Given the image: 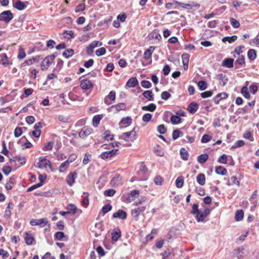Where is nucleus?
<instances>
[{
	"label": "nucleus",
	"mask_w": 259,
	"mask_h": 259,
	"mask_svg": "<svg viewBox=\"0 0 259 259\" xmlns=\"http://www.w3.org/2000/svg\"><path fill=\"white\" fill-rule=\"evenodd\" d=\"M138 83L136 77H132L127 81L126 85L130 88L135 87Z\"/></svg>",
	"instance_id": "nucleus-24"
},
{
	"label": "nucleus",
	"mask_w": 259,
	"mask_h": 259,
	"mask_svg": "<svg viewBox=\"0 0 259 259\" xmlns=\"http://www.w3.org/2000/svg\"><path fill=\"white\" fill-rule=\"evenodd\" d=\"M170 94L166 91L163 92L161 95V99L164 100H167L170 97Z\"/></svg>",
	"instance_id": "nucleus-57"
},
{
	"label": "nucleus",
	"mask_w": 259,
	"mask_h": 259,
	"mask_svg": "<svg viewBox=\"0 0 259 259\" xmlns=\"http://www.w3.org/2000/svg\"><path fill=\"white\" fill-rule=\"evenodd\" d=\"M54 143L52 141L49 142L46 144L42 148L44 151L51 150L53 147Z\"/></svg>",
	"instance_id": "nucleus-45"
},
{
	"label": "nucleus",
	"mask_w": 259,
	"mask_h": 259,
	"mask_svg": "<svg viewBox=\"0 0 259 259\" xmlns=\"http://www.w3.org/2000/svg\"><path fill=\"white\" fill-rule=\"evenodd\" d=\"M22 133V130L21 127H17L14 131V136L15 137H19Z\"/></svg>",
	"instance_id": "nucleus-59"
},
{
	"label": "nucleus",
	"mask_w": 259,
	"mask_h": 259,
	"mask_svg": "<svg viewBox=\"0 0 259 259\" xmlns=\"http://www.w3.org/2000/svg\"><path fill=\"white\" fill-rule=\"evenodd\" d=\"M247 56L250 60H254L256 57L255 51L253 49H249L247 53Z\"/></svg>",
	"instance_id": "nucleus-36"
},
{
	"label": "nucleus",
	"mask_w": 259,
	"mask_h": 259,
	"mask_svg": "<svg viewBox=\"0 0 259 259\" xmlns=\"http://www.w3.org/2000/svg\"><path fill=\"white\" fill-rule=\"evenodd\" d=\"M122 177L119 175L116 174L112 178L111 180V184L112 186H118L121 184Z\"/></svg>",
	"instance_id": "nucleus-14"
},
{
	"label": "nucleus",
	"mask_w": 259,
	"mask_h": 259,
	"mask_svg": "<svg viewBox=\"0 0 259 259\" xmlns=\"http://www.w3.org/2000/svg\"><path fill=\"white\" fill-rule=\"evenodd\" d=\"M211 139V137L208 135H204L201 140V142L203 143H207Z\"/></svg>",
	"instance_id": "nucleus-60"
},
{
	"label": "nucleus",
	"mask_w": 259,
	"mask_h": 259,
	"mask_svg": "<svg viewBox=\"0 0 259 259\" xmlns=\"http://www.w3.org/2000/svg\"><path fill=\"white\" fill-rule=\"evenodd\" d=\"M113 218L124 220L126 218V213L124 210L119 209L113 213Z\"/></svg>",
	"instance_id": "nucleus-15"
},
{
	"label": "nucleus",
	"mask_w": 259,
	"mask_h": 259,
	"mask_svg": "<svg viewBox=\"0 0 259 259\" xmlns=\"http://www.w3.org/2000/svg\"><path fill=\"white\" fill-rule=\"evenodd\" d=\"M26 57V53L24 49L21 46L19 49V53L18 54V58L19 59H23Z\"/></svg>",
	"instance_id": "nucleus-41"
},
{
	"label": "nucleus",
	"mask_w": 259,
	"mask_h": 259,
	"mask_svg": "<svg viewBox=\"0 0 259 259\" xmlns=\"http://www.w3.org/2000/svg\"><path fill=\"white\" fill-rule=\"evenodd\" d=\"M136 134L134 130L129 132L122 133L119 136V139L123 140L126 142H133L136 139Z\"/></svg>",
	"instance_id": "nucleus-2"
},
{
	"label": "nucleus",
	"mask_w": 259,
	"mask_h": 259,
	"mask_svg": "<svg viewBox=\"0 0 259 259\" xmlns=\"http://www.w3.org/2000/svg\"><path fill=\"white\" fill-rule=\"evenodd\" d=\"M106 50L105 48L104 47H102L96 50V54L97 56H101L104 55L106 53Z\"/></svg>",
	"instance_id": "nucleus-52"
},
{
	"label": "nucleus",
	"mask_w": 259,
	"mask_h": 259,
	"mask_svg": "<svg viewBox=\"0 0 259 259\" xmlns=\"http://www.w3.org/2000/svg\"><path fill=\"white\" fill-rule=\"evenodd\" d=\"M143 95L145 98L147 99L148 101H153L154 100L153 94L150 90L145 91L143 93Z\"/></svg>",
	"instance_id": "nucleus-29"
},
{
	"label": "nucleus",
	"mask_w": 259,
	"mask_h": 259,
	"mask_svg": "<svg viewBox=\"0 0 259 259\" xmlns=\"http://www.w3.org/2000/svg\"><path fill=\"white\" fill-rule=\"evenodd\" d=\"M241 94L245 98L249 99L250 97V94L246 87H243L241 89Z\"/></svg>",
	"instance_id": "nucleus-56"
},
{
	"label": "nucleus",
	"mask_w": 259,
	"mask_h": 259,
	"mask_svg": "<svg viewBox=\"0 0 259 259\" xmlns=\"http://www.w3.org/2000/svg\"><path fill=\"white\" fill-rule=\"evenodd\" d=\"M57 53H55L53 54L46 57L41 62L40 67L42 70H47L50 65L53 63L55 58L57 57Z\"/></svg>",
	"instance_id": "nucleus-1"
},
{
	"label": "nucleus",
	"mask_w": 259,
	"mask_h": 259,
	"mask_svg": "<svg viewBox=\"0 0 259 259\" xmlns=\"http://www.w3.org/2000/svg\"><path fill=\"white\" fill-rule=\"evenodd\" d=\"M126 109V105L124 103H121L116 105L111 106L108 108L109 112L113 111L114 113H117L121 110H125Z\"/></svg>",
	"instance_id": "nucleus-7"
},
{
	"label": "nucleus",
	"mask_w": 259,
	"mask_h": 259,
	"mask_svg": "<svg viewBox=\"0 0 259 259\" xmlns=\"http://www.w3.org/2000/svg\"><path fill=\"white\" fill-rule=\"evenodd\" d=\"M228 95L225 93L218 94L214 98V102L215 104H218L221 100L226 99Z\"/></svg>",
	"instance_id": "nucleus-21"
},
{
	"label": "nucleus",
	"mask_w": 259,
	"mask_h": 259,
	"mask_svg": "<svg viewBox=\"0 0 259 259\" xmlns=\"http://www.w3.org/2000/svg\"><path fill=\"white\" fill-rule=\"evenodd\" d=\"M77 173L75 171L72 172L68 175L66 178V182L69 186H72L75 182V179L77 178Z\"/></svg>",
	"instance_id": "nucleus-11"
},
{
	"label": "nucleus",
	"mask_w": 259,
	"mask_h": 259,
	"mask_svg": "<svg viewBox=\"0 0 259 259\" xmlns=\"http://www.w3.org/2000/svg\"><path fill=\"white\" fill-rule=\"evenodd\" d=\"M48 222L47 219L42 218L40 219H32L30 221V224L32 226H39L41 227L45 226Z\"/></svg>",
	"instance_id": "nucleus-6"
},
{
	"label": "nucleus",
	"mask_w": 259,
	"mask_h": 259,
	"mask_svg": "<svg viewBox=\"0 0 259 259\" xmlns=\"http://www.w3.org/2000/svg\"><path fill=\"white\" fill-rule=\"evenodd\" d=\"M64 37L67 39H70L74 37V32L71 30L64 31Z\"/></svg>",
	"instance_id": "nucleus-50"
},
{
	"label": "nucleus",
	"mask_w": 259,
	"mask_h": 259,
	"mask_svg": "<svg viewBox=\"0 0 259 259\" xmlns=\"http://www.w3.org/2000/svg\"><path fill=\"white\" fill-rule=\"evenodd\" d=\"M13 18V14L9 10L4 11L0 14V21L6 23H9Z\"/></svg>",
	"instance_id": "nucleus-5"
},
{
	"label": "nucleus",
	"mask_w": 259,
	"mask_h": 259,
	"mask_svg": "<svg viewBox=\"0 0 259 259\" xmlns=\"http://www.w3.org/2000/svg\"><path fill=\"white\" fill-rule=\"evenodd\" d=\"M115 190L110 189L107 190H105L104 192V195L106 196H113L115 193Z\"/></svg>",
	"instance_id": "nucleus-55"
},
{
	"label": "nucleus",
	"mask_w": 259,
	"mask_h": 259,
	"mask_svg": "<svg viewBox=\"0 0 259 259\" xmlns=\"http://www.w3.org/2000/svg\"><path fill=\"white\" fill-rule=\"evenodd\" d=\"M34 165L39 168H47L48 166L51 168V162L42 157H39L38 162L35 163Z\"/></svg>",
	"instance_id": "nucleus-3"
},
{
	"label": "nucleus",
	"mask_w": 259,
	"mask_h": 259,
	"mask_svg": "<svg viewBox=\"0 0 259 259\" xmlns=\"http://www.w3.org/2000/svg\"><path fill=\"white\" fill-rule=\"evenodd\" d=\"M102 44L101 42L99 44V41H93L86 48V51L87 52V54L90 55H91L92 53L94 52V49L98 46H102Z\"/></svg>",
	"instance_id": "nucleus-8"
},
{
	"label": "nucleus",
	"mask_w": 259,
	"mask_h": 259,
	"mask_svg": "<svg viewBox=\"0 0 259 259\" xmlns=\"http://www.w3.org/2000/svg\"><path fill=\"white\" fill-rule=\"evenodd\" d=\"M196 218L198 222H203L204 219L205 218L203 213H202L200 210L196 214Z\"/></svg>",
	"instance_id": "nucleus-46"
},
{
	"label": "nucleus",
	"mask_w": 259,
	"mask_h": 259,
	"mask_svg": "<svg viewBox=\"0 0 259 259\" xmlns=\"http://www.w3.org/2000/svg\"><path fill=\"white\" fill-rule=\"evenodd\" d=\"M82 197H83L81 201L82 205L86 207L89 203V194L87 192H84Z\"/></svg>",
	"instance_id": "nucleus-32"
},
{
	"label": "nucleus",
	"mask_w": 259,
	"mask_h": 259,
	"mask_svg": "<svg viewBox=\"0 0 259 259\" xmlns=\"http://www.w3.org/2000/svg\"><path fill=\"white\" fill-rule=\"evenodd\" d=\"M155 50L154 46H150L149 48L147 49L144 53V58L146 60L149 59L152 56L153 52Z\"/></svg>",
	"instance_id": "nucleus-17"
},
{
	"label": "nucleus",
	"mask_w": 259,
	"mask_h": 259,
	"mask_svg": "<svg viewBox=\"0 0 259 259\" xmlns=\"http://www.w3.org/2000/svg\"><path fill=\"white\" fill-rule=\"evenodd\" d=\"M198 109V106L197 104L194 102L191 103L188 107V110L192 114L195 113L197 111Z\"/></svg>",
	"instance_id": "nucleus-20"
},
{
	"label": "nucleus",
	"mask_w": 259,
	"mask_h": 259,
	"mask_svg": "<svg viewBox=\"0 0 259 259\" xmlns=\"http://www.w3.org/2000/svg\"><path fill=\"white\" fill-rule=\"evenodd\" d=\"M198 87L201 91L205 90L207 87V83L205 81L201 80L198 82Z\"/></svg>",
	"instance_id": "nucleus-48"
},
{
	"label": "nucleus",
	"mask_w": 259,
	"mask_h": 259,
	"mask_svg": "<svg viewBox=\"0 0 259 259\" xmlns=\"http://www.w3.org/2000/svg\"><path fill=\"white\" fill-rule=\"evenodd\" d=\"M65 237V234L63 232H57L55 234V239L56 240H61Z\"/></svg>",
	"instance_id": "nucleus-53"
},
{
	"label": "nucleus",
	"mask_w": 259,
	"mask_h": 259,
	"mask_svg": "<svg viewBox=\"0 0 259 259\" xmlns=\"http://www.w3.org/2000/svg\"><path fill=\"white\" fill-rule=\"evenodd\" d=\"M145 209L146 206H141L137 208L133 209L131 212L132 215L134 218H137L139 216L141 212L144 211Z\"/></svg>",
	"instance_id": "nucleus-13"
},
{
	"label": "nucleus",
	"mask_w": 259,
	"mask_h": 259,
	"mask_svg": "<svg viewBox=\"0 0 259 259\" xmlns=\"http://www.w3.org/2000/svg\"><path fill=\"white\" fill-rule=\"evenodd\" d=\"M138 173L141 176L139 178L140 180L144 181L147 179L148 177V172L146 165L143 163L141 164L140 169L138 171Z\"/></svg>",
	"instance_id": "nucleus-4"
},
{
	"label": "nucleus",
	"mask_w": 259,
	"mask_h": 259,
	"mask_svg": "<svg viewBox=\"0 0 259 259\" xmlns=\"http://www.w3.org/2000/svg\"><path fill=\"white\" fill-rule=\"evenodd\" d=\"M103 116L102 114L95 115L92 120L93 125L97 127L99 124L100 120L103 118Z\"/></svg>",
	"instance_id": "nucleus-26"
},
{
	"label": "nucleus",
	"mask_w": 259,
	"mask_h": 259,
	"mask_svg": "<svg viewBox=\"0 0 259 259\" xmlns=\"http://www.w3.org/2000/svg\"><path fill=\"white\" fill-rule=\"evenodd\" d=\"M215 172L218 175L224 176L227 174V171L225 167L222 166H219L216 167Z\"/></svg>",
	"instance_id": "nucleus-33"
},
{
	"label": "nucleus",
	"mask_w": 259,
	"mask_h": 259,
	"mask_svg": "<svg viewBox=\"0 0 259 259\" xmlns=\"http://www.w3.org/2000/svg\"><path fill=\"white\" fill-rule=\"evenodd\" d=\"M69 160H67L64 162L62 163L59 167V170L61 172H64L66 169L69 167Z\"/></svg>",
	"instance_id": "nucleus-28"
},
{
	"label": "nucleus",
	"mask_w": 259,
	"mask_h": 259,
	"mask_svg": "<svg viewBox=\"0 0 259 259\" xmlns=\"http://www.w3.org/2000/svg\"><path fill=\"white\" fill-rule=\"evenodd\" d=\"M73 54L74 50L72 49H69L63 52V56L66 58H68L71 57Z\"/></svg>",
	"instance_id": "nucleus-43"
},
{
	"label": "nucleus",
	"mask_w": 259,
	"mask_h": 259,
	"mask_svg": "<svg viewBox=\"0 0 259 259\" xmlns=\"http://www.w3.org/2000/svg\"><path fill=\"white\" fill-rule=\"evenodd\" d=\"M24 238L26 243L27 245H30L32 244L34 241V238L31 234L26 233Z\"/></svg>",
	"instance_id": "nucleus-23"
},
{
	"label": "nucleus",
	"mask_w": 259,
	"mask_h": 259,
	"mask_svg": "<svg viewBox=\"0 0 259 259\" xmlns=\"http://www.w3.org/2000/svg\"><path fill=\"white\" fill-rule=\"evenodd\" d=\"M170 120L173 124H178L181 122V119L179 116L173 115L171 116Z\"/></svg>",
	"instance_id": "nucleus-44"
},
{
	"label": "nucleus",
	"mask_w": 259,
	"mask_h": 259,
	"mask_svg": "<svg viewBox=\"0 0 259 259\" xmlns=\"http://www.w3.org/2000/svg\"><path fill=\"white\" fill-rule=\"evenodd\" d=\"M116 98V93L115 91H112L108 94V96L105 98V103L107 105H109L110 103H108L107 98H109L111 101H114Z\"/></svg>",
	"instance_id": "nucleus-27"
},
{
	"label": "nucleus",
	"mask_w": 259,
	"mask_h": 259,
	"mask_svg": "<svg viewBox=\"0 0 259 259\" xmlns=\"http://www.w3.org/2000/svg\"><path fill=\"white\" fill-rule=\"evenodd\" d=\"M234 59L232 58L225 59L222 62V66L230 68L233 66Z\"/></svg>",
	"instance_id": "nucleus-18"
},
{
	"label": "nucleus",
	"mask_w": 259,
	"mask_h": 259,
	"mask_svg": "<svg viewBox=\"0 0 259 259\" xmlns=\"http://www.w3.org/2000/svg\"><path fill=\"white\" fill-rule=\"evenodd\" d=\"M67 211L69 212V213H72V214H75L77 211V207L76 206L72 204H69L67 207Z\"/></svg>",
	"instance_id": "nucleus-35"
},
{
	"label": "nucleus",
	"mask_w": 259,
	"mask_h": 259,
	"mask_svg": "<svg viewBox=\"0 0 259 259\" xmlns=\"http://www.w3.org/2000/svg\"><path fill=\"white\" fill-rule=\"evenodd\" d=\"M117 152V149H112L109 151L104 152L100 154V157L103 159H106L115 155Z\"/></svg>",
	"instance_id": "nucleus-9"
},
{
	"label": "nucleus",
	"mask_w": 259,
	"mask_h": 259,
	"mask_svg": "<svg viewBox=\"0 0 259 259\" xmlns=\"http://www.w3.org/2000/svg\"><path fill=\"white\" fill-rule=\"evenodd\" d=\"M2 170L4 174L8 176L11 172L12 168L9 166H5L3 167Z\"/></svg>",
	"instance_id": "nucleus-64"
},
{
	"label": "nucleus",
	"mask_w": 259,
	"mask_h": 259,
	"mask_svg": "<svg viewBox=\"0 0 259 259\" xmlns=\"http://www.w3.org/2000/svg\"><path fill=\"white\" fill-rule=\"evenodd\" d=\"M184 185V178L182 176H179L176 180V185L177 188H181Z\"/></svg>",
	"instance_id": "nucleus-38"
},
{
	"label": "nucleus",
	"mask_w": 259,
	"mask_h": 259,
	"mask_svg": "<svg viewBox=\"0 0 259 259\" xmlns=\"http://www.w3.org/2000/svg\"><path fill=\"white\" fill-rule=\"evenodd\" d=\"M245 63V58L243 56H239L238 58L236 60L235 64H238L239 65H242Z\"/></svg>",
	"instance_id": "nucleus-61"
},
{
	"label": "nucleus",
	"mask_w": 259,
	"mask_h": 259,
	"mask_svg": "<svg viewBox=\"0 0 259 259\" xmlns=\"http://www.w3.org/2000/svg\"><path fill=\"white\" fill-rule=\"evenodd\" d=\"M208 158V155L207 154H201L198 156L197 160L201 163L203 164L205 162Z\"/></svg>",
	"instance_id": "nucleus-34"
},
{
	"label": "nucleus",
	"mask_w": 259,
	"mask_h": 259,
	"mask_svg": "<svg viewBox=\"0 0 259 259\" xmlns=\"http://www.w3.org/2000/svg\"><path fill=\"white\" fill-rule=\"evenodd\" d=\"M132 119L130 117H123L120 120L119 124H127L129 125L132 123Z\"/></svg>",
	"instance_id": "nucleus-42"
},
{
	"label": "nucleus",
	"mask_w": 259,
	"mask_h": 259,
	"mask_svg": "<svg viewBox=\"0 0 259 259\" xmlns=\"http://www.w3.org/2000/svg\"><path fill=\"white\" fill-rule=\"evenodd\" d=\"M227 155L225 154H223L218 159V162L220 163L226 164L227 163Z\"/></svg>",
	"instance_id": "nucleus-58"
},
{
	"label": "nucleus",
	"mask_w": 259,
	"mask_h": 259,
	"mask_svg": "<svg viewBox=\"0 0 259 259\" xmlns=\"http://www.w3.org/2000/svg\"><path fill=\"white\" fill-rule=\"evenodd\" d=\"M235 220L237 221H240L243 218V211L242 210H238L235 213Z\"/></svg>",
	"instance_id": "nucleus-39"
},
{
	"label": "nucleus",
	"mask_w": 259,
	"mask_h": 259,
	"mask_svg": "<svg viewBox=\"0 0 259 259\" xmlns=\"http://www.w3.org/2000/svg\"><path fill=\"white\" fill-rule=\"evenodd\" d=\"M141 84L142 87L145 89H149L152 86L151 83L150 81H147V80L142 81Z\"/></svg>",
	"instance_id": "nucleus-54"
},
{
	"label": "nucleus",
	"mask_w": 259,
	"mask_h": 259,
	"mask_svg": "<svg viewBox=\"0 0 259 259\" xmlns=\"http://www.w3.org/2000/svg\"><path fill=\"white\" fill-rule=\"evenodd\" d=\"M121 236V232L119 229H115L112 233V239L113 241H117Z\"/></svg>",
	"instance_id": "nucleus-22"
},
{
	"label": "nucleus",
	"mask_w": 259,
	"mask_h": 259,
	"mask_svg": "<svg viewBox=\"0 0 259 259\" xmlns=\"http://www.w3.org/2000/svg\"><path fill=\"white\" fill-rule=\"evenodd\" d=\"M156 108V106L154 104H153V103L150 104L148 106H143L142 107V109L143 110L149 111L151 112L154 111L155 110Z\"/></svg>",
	"instance_id": "nucleus-31"
},
{
	"label": "nucleus",
	"mask_w": 259,
	"mask_h": 259,
	"mask_svg": "<svg viewBox=\"0 0 259 259\" xmlns=\"http://www.w3.org/2000/svg\"><path fill=\"white\" fill-rule=\"evenodd\" d=\"M237 39L236 35H233L232 36H226L222 39V41L224 42L228 41L229 43L234 42Z\"/></svg>",
	"instance_id": "nucleus-37"
},
{
	"label": "nucleus",
	"mask_w": 259,
	"mask_h": 259,
	"mask_svg": "<svg viewBox=\"0 0 259 259\" xmlns=\"http://www.w3.org/2000/svg\"><path fill=\"white\" fill-rule=\"evenodd\" d=\"M180 154L182 158L184 160H187L189 156V154L187 151L184 149L182 148L180 150Z\"/></svg>",
	"instance_id": "nucleus-40"
},
{
	"label": "nucleus",
	"mask_w": 259,
	"mask_h": 259,
	"mask_svg": "<svg viewBox=\"0 0 259 259\" xmlns=\"http://www.w3.org/2000/svg\"><path fill=\"white\" fill-rule=\"evenodd\" d=\"M111 209H112L111 205L108 204L104 205L102 208V211H103L104 214L107 213L109 211H110L111 210Z\"/></svg>",
	"instance_id": "nucleus-63"
},
{
	"label": "nucleus",
	"mask_w": 259,
	"mask_h": 259,
	"mask_svg": "<svg viewBox=\"0 0 259 259\" xmlns=\"http://www.w3.org/2000/svg\"><path fill=\"white\" fill-rule=\"evenodd\" d=\"M183 136V133L179 130H176L174 131L172 133V139L175 140L178 139L179 137Z\"/></svg>",
	"instance_id": "nucleus-49"
},
{
	"label": "nucleus",
	"mask_w": 259,
	"mask_h": 259,
	"mask_svg": "<svg viewBox=\"0 0 259 259\" xmlns=\"http://www.w3.org/2000/svg\"><path fill=\"white\" fill-rule=\"evenodd\" d=\"M230 22L231 25L235 28H237L240 26L239 22L234 18H231L230 19Z\"/></svg>",
	"instance_id": "nucleus-47"
},
{
	"label": "nucleus",
	"mask_w": 259,
	"mask_h": 259,
	"mask_svg": "<svg viewBox=\"0 0 259 259\" xmlns=\"http://www.w3.org/2000/svg\"><path fill=\"white\" fill-rule=\"evenodd\" d=\"M157 131L161 134H164L166 133V130L163 124H160L157 127Z\"/></svg>",
	"instance_id": "nucleus-62"
},
{
	"label": "nucleus",
	"mask_w": 259,
	"mask_h": 259,
	"mask_svg": "<svg viewBox=\"0 0 259 259\" xmlns=\"http://www.w3.org/2000/svg\"><path fill=\"white\" fill-rule=\"evenodd\" d=\"M91 81L88 79H83L80 83V87L83 90H88L93 87Z\"/></svg>",
	"instance_id": "nucleus-16"
},
{
	"label": "nucleus",
	"mask_w": 259,
	"mask_h": 259,
	"mask_svg": "<svg viewBox=\"0 0 259 259\" xmlns=\"http://www.w3.org/2000/svg\"><path fill=\"white\" fill-rule=\"evenodd\" d=\"M1 61L2 64L4 66H7L9 64L8 57L7 55L4 53L0 55Z\"/></svg>",
	"instance_id": "nucleus-30"
},
{
	"label": "nucleus",
	"mask_w": 259,
	"mask_h": 259,
	"mask_svg": "<svg viewBox=\"0 0 259 259\" xmlns=\"http://www.w3.org/2000/svg\"><path fill=\"white\" fill-rule=\"evenodd\" d=\"M39 57L36 56L35 57H33L32 58L26 60L22 65L23 66H29L31 65L34 63H37L39 61Z\"/></svg>",
	"instance_id": "nucleus-19"
},
{
	"label": "nucleus",
	"mask_w": 259,
	"mask_h": 259,
	"mask_svg": "<svg viewBox=\"0 0 259 259\" xmlns=\"http://www.w3.org/2000/svg\"><path fill=\"white\" fill-rule=\"evenodd\" d=\"M197 182L200 185L203 186L205 183V177L203 174H199L196 177Z\"/></svg>",
	"instance_id": "nucleus-25"
},
{
	"label": "nucleus",
	"mask_w": 259,
	"mask_h": 259,
	"mask_svg": "<svg viewBox=\"0 0 259 259\" xmlns=\"http://www.w3.org/2000/svg\"><path fill=\"white\" fill-rule=\"evenodd\" d=\"M28 3L22 2L21 1L18 0L14 4V7L18 10L22 11L24 10L27 5Z\"/></svg>",
	"instance_id": "nucleus-12"
},
{
	"label": "nucleus",
	"mask_w": 259,
	"mask_h": 259,
	"mask_svg": "<svg viewBox=\"0 0 259 259\" xmlns=\"http://www.w3.org/2000/svg\"><path fill=\"white\" fill-rule=\"evenodd\" d=\"M92 129L89 126H84L79 133V136L81 138H85L92 133Z\"/></svg>",
	"instance_id": "nucleus-10"
},
{
	"label": "nucleus",
	"mask_w": 259,
	"mask_h": 259,
	"mask_svg": "<svg viewBox=\"0 0 259 259\" xmlns=\"http://www.w3.org/2000/svg\"><path fill=\"white\" fill-rule=\"evenodd\" d=\"M219 79L221 82H222L223 85H225L227 83L228 79L226 76L224 75L223 74H221L219 75Z\"/></svg>",
	"instance_id": "nucleus-51"
}]
</instances>
